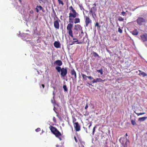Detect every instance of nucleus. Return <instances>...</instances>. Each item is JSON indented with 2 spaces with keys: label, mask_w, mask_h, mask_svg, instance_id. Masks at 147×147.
Masks as SVG:
<instances>
[{
  "label": "nucleus",
  "mask_w": 147,
  "mask_h": 147,
  "mask_svg": "<svg viewBox=\"0 0 147 147\" xmlns=\"http://www.w3.org/2000/svg\"><path fill=\"white\" fill-rule=\"evenodd\" d=\"M55 113L57 114V117H59V115H58V114H58V113L56 111H55Z\"/></svg>",
  "instance_id": "de8ad7c7"
},
{
  "label": "nucleus",
  "mask_w": 147,
  "mask_h": 147,
  "mask_svg": "<svg viewBox=\"0 0 147 147\" xmlns=\"http://www.w3.org/2000/svg\"><path fill=\"white\" fill-rule=\"evenodd\" d=\"M55 69L57 70V72L59 73L61 72L60 75L61 77H65L68 73V68L67 67L61 68L60 67L56 66Z\"/></svg>",
  "instance_id": "f03ea898"
},
{
  "label": "nucleus",
  "mask_w": 147,
  "mask_h": 147,
  "mask_svg": "<svg viewBox=\"0 0 147 147\" xmlns=\"http://www.w3.org/2000/svg\"><path fill=\"white\" fill-rule=\"evenodd\" d=\"M73 44V42H72V43H71V44H70V45H73V44Z\"/></svg>",
  "instance_id": "8fccbe9b"
},
{
  "label": "nucleus",
  "mask_w": 147,
  "mask_h": 147,
  "mask_svg": "<svg viewBox=\"0 0 147 147\" xmlns=\"http://www.w3.org/2000/svg\"><path fill=\"white\" fill-rule=\"evenodd\" d=\"M93 81H92L91 82L92 84H94V83H96V80L95 79H93Z\"/></svg>",
  "instance_id": "473e14b6"
},
{
  "label": "nucleus",
  "mask_w": 147,
  "mask_h": 147,
  "mask_svg": "<svg viewBox=\"0 0 147 147\" xmlns=\"http://www.w3.org/2000/svg\"><path fill=\"white\" fill-rule=\"evenodd\" d=\"M53 99H54V101L53 100H51V102L52 103H55V100L54 99V98Z\"/></svg>",
  "instance_id": "4c0bfd02"
},
{
  "label": "nucleus",
  "mask_w": 147,
  "mask_h": 147,
  "mask_svg": "<svg viewBox=\"0 0 147 147\" xmlns=\"http://www.w3.org/2000/svg\"><path fill=\"white\" fill-rule=\"evenodd\" d=\"M96 127V126H95L93 128V132H92V133H93V135H94V132H95V128Z\"/></svg>",
  "instance_id": "c756f323"
},
{
  "label": "nucleus",
  "mask_w": 147,
  "mask_h": 147,
  "mask_svg": "<svg viewBox=\"0 0 147 147\" xmlns=\"http://www.w3.org/2000/svg\"><path fill=\"white\" fill-rule=\"evenodd\" d=\"M63 88L65 91H67L68 90L67 88V86L66 85H64L63 86Z\"/></svg>",
  "instance_id": "5701e85b"
},
{
  "label": "nucleus",
  "mask_w": 147,
  "mask_h": 147,
  "mask_svg": "<svg viewBox=\"0 0 147 147\" xmlns=\"http://www.w3.org/2000/svg\"><path fill=\"white\" fill-rule=\"evenodd\" d=\"M89 85H92V84H90V83H87Z\"/></svg>",
  "instance_id": "864d4df0"
},
{
  "label": "nucleus",
  "mask_w": 147,
  "mask_h": 147,
  "mask_svg": "<svg viewBox=\"0 0 147 147\" xmlns=\"http://www.w3.org/2000/svg\"><path fill=\"white\" fill-rule=\"evenodd\" d=\"M49 128L51 132L56 137L58 138L60 140H62V139L60 137L62 136V134L59 131L56 127L52 125H50Z\"/></svg>",
  "instance_id": "7ed1b4c3"
},
{
  "label": "nucleus",
  "mask_w": 147,
  "mask_h": 147,
  "mask_svg": "<svg viewBox=\"0 0 147 147\" xmlns=\"http://www.w3.org/2000/svg\"><path fill=\"white\" fill-rule=\"evenodd\" d=\"M54 45L56 48H59L61 47V44L59 41H55L54 43Z\"/></svg>",
  "instance_id": "ddd939ff"
},
{
  "label": "nucleus",
  "mask_w": 147,
  "mask_h": 147,
  "mask_svg": "<svg viewBox=\"0 0 147 147\" xmlns=\"http://www.w3.org/2000/svg\"><path fill=\"white\" fill-rule=\"evenodd\" d=\"M101 140L102 141H103L104 145H106L107 144V140L108 139H105L104 136H103L102 137Z\"/></svg>",
  "instance_id": "4468645a"
},
{
  "label": "nucleus",
  "mask_w": 147,
  "mask_h": 147,
  "mask_svg": "<svg viewBox=\"0 0 147 147\" xmlns=\"http://www.w3.org/2000/svg\"><path fill=\"white\" fill-rule=\"evenodd\" d=\"M136 22L139 25H143L146 23V19L142 17H139L136 20Z\"/></svg>",
  "instance_id": "0eeeda50"
},
{
  "label": "nucleus",
  "mask_w": 147,
  "mask_h": 147,
  "mask_svg": "<svg viewBox=\"0 0 147 147\" xmlns=\"http://www.w3.org/2000/svg\"><path fill=\"white\" fill-rule=\"evenodd\" d=\"M93 5H94V6L91 7L90 9L89 13L90 14L91 13L92 17L93 18H94V16H95L96 15L95 13L97 10L96 8V4L95 3Z\"/></svg>",
  "instance_id": "423d86ee"
},
{
  "label": "nucleus",
  "mask_w": 147,
  "mask_h": 147,
  "mask_svg": "<svg viewBox=\"0 0 147 147\" xmlns=\"http://www.w3.org/2000/svg\"><path fill=\"white\" fill-rule=\"evenodd\" d=\"M74 139L75 140L76 142H77V140L76 136L74 137Z\"/></svg>",
  "instance_id": "79ce46f5"
},
{
  "label": "nucleus",
  "mask_w": 147,
  "mask_h": 147,
  "mask_svg": "<svg viewBox=\"0 0 147 147\" xmlns=\"http://www.w3.org/2000/svg\"><path fill=\"white\" fill-rule=\"evenodd\" d=\"M139 72L141 73V72H142L141 70H139Z\"/></svg>",
  "instance_id": "603ef678"
},
{
  "label": "nucleus",
  "mask_w": 147,
  "mask_h": 147,
  "mask_svg": "<svg viewBox=\"0 0 147 147\" xmlns=\"http://www.w3.org/2000/svg\"><path fill=\"white\" fill-rule=\"evenodd\" d=\"M71 75L74 78V79L76 80L77 78L76 73L74 69H72L71 70Z\"/></svg>",
  "instance_id": "f8f14e48"
},
{
  "label": "nucleus",
  "mask_w": 147,
  "mask_h": 147,
  "mask_svg": "<svg viewBox=\"0 0 147 147\" xmlns=\"http://www.w3.org/2000/svg\"><path fill=\"white\" fill-rule=\"evenodd\" d=\"M81 75L82 76V77L83 79L85 80H87V78H88V76H87L85 74H83L81 73Z\"/></svg>",
  "instance_id": "6ab92c4d"
},
{
  "label": "nucleus",
  "mask_w": 147,
  "mask_h": 147,
  "mask_svg": "<svg viewBox=\"0 0 147 147\" xmlns=\"http://www.w3.org/2000/svg\"><path fill=\"white\" fill-rule=\"evenodd\" d=\"M36 11L37 13H38L39 11V10L38 8H37V7H36Z\"/></svg>",
  "instance_id": "ea45409f"
},
{
  "label": "nucleus",
  "mask_w": 147,
  "mask_h": 147,
  "mask_svg": "<svg viewBox=\"0 0 147 147\" xmlns=\"http://www.w3.org/2000/svg\"><path fill=\"white\" fill-rule=\"evenodd\" d=\"M124 20V19L121 16H119L118 18V20L119 21H123Z\"/></svg>",
  "instance_id": "412c9836"
},
{
  "label": "nucleus",
  "mask_w": 147,
  "mask_h": 147,
  "mask_svg": "<svg viewBox=\"0 0 147 147\" xmlns=\"http://www.w3.org/2000/svg\"><path fill=\"white\" fill-rule=\"evenodd\" d=\"M76 121V119L74 117H73L72 118V121L74 124V123H75V122Z\"/></svg>",
  "instance_id": "7c9ffc66"
},
{
  "label": "nucleus",
  "mask_w": 147,
  "mask_h": 147,
  "mask_svg": "<svg viewBox=\"0 0 147 147\" xmlns=\"http://www.w3.org/2000/svg\"><path fill=\"white\" fill-rule=\"evenodd\" d=\"M121 14L123 16H126L127 15L126 13L124 11L122 12H121Z\"/></svg>",
  "instance_id": "2f4dec72"
},
{
  "label": "nucleus",
  "mask_w": 147,
  "mask_h": 147,
  "mask_svg": "<svg viewBox=\"0 0 147 147\" xmlns=\"http://www.w3.org/2000/svg\"><path fill=\"white\" fill-rule=\"evenodd\" d=\"M95 27L97 26L98 28H100L101 26L99 25L98 22H97L96 23L95 25Z\"/></svg>",
  "instance_id": "393cba45"
},
{
  "label": "nucleus",
  "mask_w": 147,
  "mask_h": 147,
  "mask_svg": "<svg viewBox=\"0 0 147 147\" xmlns=\"http://www.w3.org/2000/svg\"><path fill=\"white\" fill-rule=\"evenodd\" d=\"M85 20V26L88 27L89 24H90L92 23V20L90 19L89 17L87 16H84Z\"/></svg>",
  "instance_id": "6e6552de"
},
{
  "label": "nucleus",
  "mask_w": 147,
  "mask_h": 147,
  "mask_svg": "<svg viewBox=\"0 0 147 147\" xmlns=\"http://www.w3.org/2000/svg\"><path fill=\"white\" fill-rule=\"evenodd\" d=\"M92 123H90V125L88 127V128L89 129H90V127L92 126Z\"/></svg>",
  "instance_id": "58836bf2"
},
{
  "label": "nucleus",
  "mask_w": 147,
  "mask_h": 147,
  "mask_svg": "<svg viewBox=\"0 0 147 147\" xmlns=\"http://www.w3.org/2000/svg\"><path fill=\"white\" fill-rule=\"evenodd\" d=\"M41 86L43 88H45V85L43 84H42L41 85Z\"/></svg>",
  "instance_id": "a18cd8bd"
},
{
  "label": "nucleus",
  "mask_w": 147,
  "mask_h": 147,
  "mask_svg": "<svg viewBox=\"0 0 147 147\" xmlns=\"http://www.w3.org/2000/svg\"><path fill=\"white\" fill-rule=\"evenodd\" d=\"M93 56L95 57H99V55L96 52L93 51L92 53Z\"/></svg>",
  "instance_id": "f3484780"
},
{
  "label": "nucleus",
  "mask_w": 147,
  "mask_h": 147,
  "mask_svg": "<svg viewBox=\"0 0 147 147\" xmlns=\"http://www.w3.org/2000/svg\"><path fill=\"white\" fill-rule=\"evenodd\" d=\"M98 82H101L102 81H106V80L105 79H104V80H102L101 78H98Z\"/></svg>",
  "instance_id": "c85d7f7f"
},
{
  "label": "nucleus",
  "mask_w": 147,
  "mask_h": 147,
  "mask_svg": "<svg viewBox=\"0 0 147 147\" xmlns=\"http://www.w3.org/2000/svg\"><path fill=\"white\" fill-rule=\"evenodd\" d=\"M56 147H58L59 146L58 145H56Z\"/></svg>",
  "instance_id": "13d9d810"
},
{
  "label": "nucleus",
  "mask_w": 147,
  "mask_h": 147,
  "mask_svg": "<svg viewBox=\"0 0 147 147\" xmlns=\"http://www.w3.org/2000/svg\"><path fill=\"white\" fill-rule=\"evenodd\" d=\"M40 131V128H38L35 130V131L37 132H38Z\"/></svg>",
  "instance_id": "72a5a7b5"
},
{
  "label": "nucleus",
  "mask_w": 147,
  "mask_h": 147,
  "mask_svg": "<svg viewBox=\"0 0 147 147\" xmlns=\"http://www.w3.org/2000/svg\"><path fill=\"white\" fill-rule=\"evenodd\" d=\"M80 22V20L79 18H76L74 20V23L75 24L79 23Z\"/></svg>",
  "instance_id": "dca6fc26"
},
{
  "label": "nucleus",
  "mask_w": 147,
  "mask_h": 147,
  "mask_svg": "<svg viewBox=\"0 0 147 147\" xmlns=\"http://www.w3.org/2000/svg\"><path fill=\"white\" fill-rule=\"evenodd\" d=\"M147 118V117H140L139 118L138 121H144Z\"/></svg>",
  "instance_id": "a211bd4d"
},
{
  "label": "nucleus",
  "mask_w": 147,
  "mask_h": 147,
  "mask_svg": "<svg viewBox=\"0 0 147 147\" xmlns=\"http://www.w3.org/2000/svg\"><path fill=\"white\" fill-rule=\"evenodd\" d=\"M96 79V83L97 82H98V78H96V79Z\"/></svg>",
  "instance_id": "49530a36"
},
{
  "label": "nucleus",
  "mask_w": 147,
  "mask_h": 147,
  "mask_svg": "<svg viewBox=\"0 0 147 147\" xmlns=\"http://www.w3.org/2000/svg\"><path fill=\"white\" fill-rule=\"evenodd\" d=\"M54 15L53 16L54 21L53 22L54 26L56 29H59L60 27L59 22L61 20L57 17L55 11H54Z\"/></svg>",
  "instance_id": "20e7f679"
},
{
  "label": "nucleus",
  "mask_w": 147,
  "mask_h": 147,
  "mask_svg": "<svg viewBox=\"0 0 147 147\" xmlns=\"http://www.w3.org/2000/svg\"><path fill=\"white\" fill-rule=\"evenodd\" d=\"M138 33L139 32L136 29L134 30L132 32V34L134 35H137Z\"/></svg>",
  "instance_id": "2eb2a0df"
},
{
  "label": "nucleus",
  "mask_w": 147,
  "mask_h": 147,
  "mask_svg": "<svg viewBox=\"0 0 147 147\" xmlns=\"http://www.w3.org/2000/svg\"><path fill=\"white\" fill-rule=\"evenodd\" d=\"M119 26V28L118 29V32H119L121 34L122 33V30L120 28V26Z\"/></svg>",
  "instance_id": "bb28decb"
},
{
  "label": "nucleus",
  "mask_w": 147,
  "mask_h": 147,
  "mask_svg": "<svg viewBox=\"0 0 147 147\" xmlns=\"http://www.w3.org/2000/svg\"><path fill=\"white\" fill-rule=\"evenodd\" d=\"M53 64L55 65H57L58 66L60 67L62 65L63 63L61 60H58L55 61Z\"/></svg>",
  "instance_id": "9d476101"
},
{
  "label": "nucleus",
  "mask_w": 147,
  "mask_h": 147,
  "mask_svg": "<svg viewBox=\"0 0 147 147\" xmlns=\"http://www.w3.org/2000/svg\"><path fill=\"white\" fill-rule=\"evenodd\" d=\"M140 74L144 77H145L147 76V74L144 72H141V73L139 74V75H140Z\"/></svg>",
  "instance_id": "4be33fe9"
},
{
  "label": "nucleus",
  "mask_w": 147,
  "mask_h": 147,
  "mask_svg": "<svg viewBox=\"0 0 147 147\" xmlns=\"http://www.w3.org/2000/svg\"><path fill=\"white\" fill-rule=\"evenodd\" d=\"M58 2L59 4H61L62 5H63L64 3L61 0H58Z\"/></svg>",
  "instance_id": "a878e982"
},
{
  "label": "nucleus",
  "mask_w": 147,
  "mask_h": 147,
  "mask_svg": "<svg viewBox=\"0 0 147 147\" xmlns=\"http://www.w3.org/2000/svg\"><path fill=\"white\" fill-rule=\"evenodd\" d=\"M96 71L98 73H100L101 75H102L103 74L102 69V68H101L99 70H97Z\"/></svg>",
  "instance_id": "aec40b11"
},
{
  "label": "nucleus",
  "mask_w": 147,
  "mask_h": 147,
  "mask_svg": "<svg viewBox=\"0 0 147 147\" xmlns=\"http://www.w3.org/2000/svg\"><path fill=\"white\" fill-rule=\"evenodd\" d=\"M53 121L54 123L56 122V120L55 118V117H53Z\"/></svg>",
  "instance_id": "f704fd0d"
},
{
  "label": "nucleus",
  "mask_w": 147,
  "mask_h": 147,
  "mask_svg": "<svg viewBox=\"0 0 147 147\" xmlns=\"http://www.w3.org/2000/svg\"><path fill=\"white\" fill-rule=\"evenodd\" d=\"M142 40L144 42L147 41V34L146 33L144 34L141 35L140 36Z\"/></svg>",
  "instance_id": "9b49d317"
},
{
  "label": "nucleus",
  "mask_w": 147,
  "mask_h": 147,
  "mask_svg": "<svg viewBox=\"0 0 147 147\" xmlns=\"http://www.w3.org/2000/svg\"><path fill=\"white\" fill-rule=\"evenodd\" d=\"M125 136H128V135H127V133L126 134H125Z\"/></svg>",
  "instance_id": "5fc2aeb1"
},
{
  "label": "nucleus",
  "mask_w": 147,
  "mask_h": 147,
  "mask_svg": "<svg viewBox=\"0 0 147 147\" xmlns=\"http://www.w3.org/2000/svg\"><path fill=\"white\" fill-rule=\"evenodd\" d=\"M74 29V34L77 36V35L79 33L80 34V31L82 30V27L80 25L77 24L75 25Z\"/></svg>",
  "instance_id": "39448f33"
},
{
  "label": "nucleus",
  "mask_w": 147,
  "mask_h": 147,
  "mask_svg": "<svg viewBox=\"0 0 147 147\" xmlns=\"http://www.w3.org/2000/svg\"><path fill=\"white\" fill-rule=\"evenodd\" d=\"M79 35L80 36V38H81L82 37V36H80V35H80V34H79Z\"/></svg>",
  "instance_id": "4d7b16f0"
},
{
  "label": "nucleus",
  "mask_w": 147,
  "mask_h": 147,
  "mask_svg": "<svg viewBox=\"0 0 147 147\" xmlns=\"http://www.w3.org/2000/svg\"><path fill=\"white\" fill-rule=\"evenodd\" d=\"M145 113H140V115L144 114Z\"/></svg>",
  "instance_id": "c03bdc74"
},
{
  "label": "nucleus",
  "mask_w": 147,
  "mask_h": 147,
  "mask_svg": "<svg viewBox=\"0 0 147 147\" xmlns=\"http://www.w3.org/2000/svg\"><path fill=\"white\" fill-rule=\"evenodd\" d=\"M81 32V34H84V33L83 32V31L82 29V30H80V32Z\"/></svg>",
  "instance_id": "37998d69"
},
{
  "label": "nucleus",
  "mask_w": 147,
  "mask_h": 147,
  "mask_svg": "<svg viewBox=\"0 0 147 147\" xmlns=\"http://www.w3.org/2000/svg\"><path fill=\"white\" fill-rule=\"evenodd\" d=\"M19 1L20 3L21 2V0H19Z\"/></svg>",
  "instance_id": "6e6d98bb"
},
{
  "label": "nucleus",
  "mask_w": 147,
  "mask_h": 147,
  "mask_svg": "<svg viewBox=\"0 0 147 147\" xmlns=\"http://www.w3.org/2000/svg\"><path fill=\"white\" fill-rule=\"evenodd\" d=\"M88 78L90 80L93 79V78L91 76H88Z\"/></svg>",
  "instance_id": "c9c22d12"
},
{
  "label": "nucleus",
  "mask_w": 147,
  "mask_h": 147,
  "mask_svg": "<svg viewBox=\"0 0 147 147\" xmlns=\"http://www.w3.org/2000/svg\"><path fill=\"white\" fill-rule=\"evenodd\" d=\"M53 98L54 99V98H55V92H54V91H53Z\"/></svg>",
  "instance_id": "a19ab883"
},
{
  "label": "nucleus",
  "mask_w": 147,
  "mask_h": 147,
  "mask_svg": "<svg viewBox=\"0 0 147 147\" xmlns=\"http://www.w3.org/2000/svg\"><path fill=\"white\" fill-rule=\"evenodd\" d=\"M131 122L132 124L133 125H136V123L135 120H132L131 121Z\"/></svg>",
  "instance_id": "b1692460"
},
{
  "label": "nucleus",
  "mask_w": 147,
  "mask_h": 147,
  "mask_svg": "<svg viewBox=\"0 0 147 147\" xmlns=\"http://www.w3.org/2000/svg\"><path fill=\"white\" fill-rule=\"evenodd\" d=\"M88 105L87 103L85 107V109H87L88 108Z\"/></svg>",
  "instance_id": "e433bc0d"
},
{
  "label": "nucleus",
  "mask_w": 147,
  "mask_h": 147,
  "mask_svg": "<svg viewBox=\"0 0 147 147\" xmlns=\"http://www.w3.org/2000/svg\"><path fill=\"white\" fill-rule=\"evenodd\" d=\"M136 114H137L138 116H139L140 115V113H136Z\"/></svg>",
  "instance_id": "09e8293b"
},
{
  "label": "nucleus",
  "mask_w": 147,
  "mask_h": 147,
  "mask_svg": "<svg viewBox=\"0 0 147 147\" xmlns=\"http://www.w3.org/2000/svg\"><path fill=\"white\" fill-rule=\"evenodd\" d=\"M74 126L76 131H78L80 130V126L78 122L74 123Z\"/></svg>",
  "instance_id": "1a4fd4ad"
},
{
  "label": "nucleus",
  "mask_w": 147,
  "mask_h": 147,
  "mask_svg": "<svg viewBox=\"0 0 147 147\" xmlns=\"http://www.w3.org/2000/svg\"><path fill=\"white\" fill-rule=\"evenodd\" d=\"M69 10H70V13H69V22H71V23L68 24L67 26V29L68 31V33L69 35L72 38H73V40H76L73 41V44H75L76 42L77 44H81L82 42H79L77 39L74 38L72 31V29L73 27V22L72 20L73 19L75 18L77 15L78 13L76 12V11L74 9L72 6L69 7Z\"/></svg>",
  "instance_id": "f257e3e1"
},
{
  "label": "nucleus",
  "mask_w": 147,
  "mask_h": 147,
  "mask_svg": "<svg viewBox=\"0 0 147 147\" xmlns=\"http://www.w3.org/2000/svg\"><path fill=\"white\" fill-rule=\"evenodd\" d=\"M36 7L38 9H39L40 10H42L43 9L42 7L40 5H37Z\"/></svg>",
  "instance_id": "cd10ccee"
},
{
  "label": "nucleus",
  "mask_w": 147,
  "mask_h": 147,
  "mask_svg": "<svg viewBox=\"0 0 147 147\" xmlns=\"http://www.w3.org/2000/svg\"><path fill=\"white\" fill-rule=\"evenodd\" d=\"M44 132V131H43V130H42V131L41 134H42Z\"/></svg>",
  "instance_id": "3c124183"
}]
</instances>
